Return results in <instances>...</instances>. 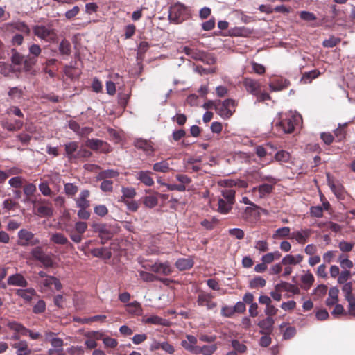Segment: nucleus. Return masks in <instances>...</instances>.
<instances>
[{
    "label": "nucleus",
    "mask_w": 355,
    "mask_h": 355,
    "mask_svg": "<svg viewBox=\"0 0 355 355\" xmlns=\"http://www.w3.org/2000/svg\"><path fill=\"white\" fill-rule=\"evenodd\" d=\"M191 17L190 10L184 4L177 2L169 8L168 19L175 24H180Z\"/></svg>",
    "instance_id": "1"
},
{
    "label": "nucleus",
    "mask_w": 355,
    "mask_h": 355,
    "mask_svg": "<svg viewBox=\"0 0 355 355\" xmlns=\"http://www.w3.org/2000/svg\"><path fill=\"white\" fill-rule=\"evenodd\" d=\"M32 31L35 37L48 43H54L58 40L56 31L44 25H34Z\"/></svg>",
    "instance_id": "2"
},
{
    "label": "nucleus",
    "mask_w": 355,
    "mask_h": 355,
    "mask_svg": "<svg viewBox=\"0 0 355 355\" xmlns=\"http://www.w3.org/2000/svg\"><path fill=\"white\" fill-rule=\"evenodd\" d=\"M17 244L21 247L35 246L40 244V239L35 234L26 229H21L17 234Z\"/></svg>",
    "instance_id": "3"
},
{
    "label": "nucleus",
    "mask_w": 355,
    "mask_h": 355,
    "mask_svg": "<svg viewBox=\"0 0 355 355\" xmlns=\"http://www.w3.org/2000/svg\"><path fill=\"white\" fill-rule=\"evenodd\" d=\"M236 105V101L233 99H226L221 102L219 101L216 105H215V109L218 114L223 117V119H229L235 112L234 109L232 110L230 107L234 108Z\"/></svg>",
    "instance_id": "4"
},
{
    "label": "nucleus",
    "mask_w": 355,
    "mask_h": 355,
    "mask_svg": "<svg viewBox=\"0 0 355 355\" xmlns=\"http://www.w3.org/2000/svg\"><path fill=\"white\" fill-rule=\"evenodd\" d=\"M267 148H275L270 143H267L266 147L262 145L257 146L254 148L255 154L259 158L262 163V166L270 164L274 162L273 156L271 153H268Z\"/></svg>",
    "instance_id": "5"
},
{
    "label": "nucleus",
    "mask_w": 355,
    "mask_h": 355,
    "mask_svg": "<svg viewBox=\"0 0 355 355\" xmlns=\"http://www.w3.org/2000/svg\"><path fill=\"white\" fill-rule=\"evenodd\" d=\"M85 145L94 151H99L101 153L107 154L112 151L111 146L103 140L99 139H87Z\"/></svg>",
    "instance_id": "6"
},
{
    "label": "nucleus",
    "mask_w": 355,
    "mask_h": 355,
    "mask_svg": "<svg viewBox=\"0 0 355 355\" xmlns=\"http://www.w3.org/2000/svg\"><path fill=\"white\" fill-rule=\"evenodd\" d=\"M33 259L40 261L44 267H51L53 261L50 255L46 254L42 246L35 245L30 252Z\"/></svg>",
    "instance_id": "7"
},
{
    "label": "nucleus",
    "mask_w": 355,
    "mask_h": 355,
    "mask_svg": "<svg viewBox=\"0 0 355 355\" xmlns=\"http://www.w3.org/2000/svg\"><path fill=\"white\" fill-rule=\"evenodd\" d=\"M214 295L204 291H200L197 296L198 306H205L207 310H213L216 308L217 302L214 301Z\"/></svg>",
    "instance_id": "8"
},
{
    "label": "nucleus",
    "mask_w": 355,
    "mask_h": 355,
    "mask_svg": "<svg viewBox=\"0 0 355 355\" xmlns=\"http://www.w3.org/2000/svg\"><path fill=\"white\" fill-rule=\"evenodd\" d=\"M298 121V116L288 115L282 119L279 123H277L276 126L279 128L284 133H291L294 130Z\"/></svg>",
    "instance_id": "9"
},
{
    "label": "nucleus",
    "mask_w": 355,
    "mask_h": 355,
    "mask_svg": "<svg viewBox=\"0 0 355 355\" xmlns=\"http://www.w3.org/2000/svg\"><path fill=\"white\" fill-rule=\"evenodd\" d=\"M146 269H149L150 271L164 276H168L173 272V268L168 261L155 262V263L149 266L148 267L143 266Z\"/></svg>",
    "instance_id": "10"
},
{
    "label": "nucleus",
    "mask_w": 355,
    "mask_h": 355,
    "mask_svg": "<svg viewBox=\"0 0 355 355\" xmlns=\"http://www.w3.org/2000/svg\"><path fill=\"white\" fill-rule=\"evenodd\" d=\"M261 180L270 182V184H262L257 188L260 197L263 198L272 192L277 180L272 176H263L261 178Z\"/></svg>",
    "instance_id": "11"
},
{
    "label": "nucleus",
    "mask_w": 355,
    "mask_h": 355,
    "mask_svg": "<svg viewBox=\"0 0 355 355\" xmlns=\"http://www.w3.org/2000/svg\"><path fill=\"white\" fill-rule=\"evenodd\" d=\"M4 26L8 31L13 32L14 31H17L26 35H29L31 33V28L25 21H12L5 24Z\"/></svg>",
    "instance_id": "12"
},
{
    "label": "nucleus",
    "mask_w": 355,
    "mask_h": 355,
    "mask_svg": "<svg viewBox=\"0 0 355 355\" xmlns=\"http://www.w3.org/2000/svg\"><path fill=\"white\" fill-rule=\"evenodd\" d=\"M243 85L246 92L253 96L258 94L261 89V83L259 80L252 78L245 77L243 79Z\"/></svg>",
    "instance_id": "13"
},
{
    "label": "nucleus",
    "mask_w": 355,
    "mask_h": 355,
    "mask_svg": "<svg viewBox=\"0 0 355 355\" xmlns=\"http://www.w3.org/2000/svg\"><path fill=\"white\" fill-rule=\"evenodd\" d=\"M313 234L311 229L306 228L294 231L290 235L289 239H295L299 244L306 243Z\"/></svg>",
    "instance_id": "14"
},
{
    "label": "nucleus",
    "mask_w": 355,
    "mask_h": 355,
    "mask_svg": "<svg viewBox=\"0 0 355 355\" xmlns=\"http://www.w3.org/2000/svg\"><path fill=\"white\" fill-rule=\"evenodd\" d=\"M90 196V191L88 189H83L80 191L79 196L74 199L76 207L89 208L90 202L88 200Z\"/></svg>",
    "instance_id": "15"
},
{
    "label": "nucleus",
    "mask_w": 355,
    "mask_h": 355,
    "mask_svg": "<svg viewBox=\"0 0 355 355\" xmlns=\"http://www.w3.org/2000/svg\"><path fill=\"white\" fill-rule=\"evenodd\" d=\"M186 338L187 340L181 341V345L186 350L195 354L196 350H198V346L196 345L198 340L196 337L193 335H187Z\"/></svg>",
    "instance_id": "16"
},
{
    "label": "nucleus",
    "mask_w": 355,
    "mask_h": 355,
    "mask_svg": "<svg viewBox=\"0 0 355 355\" xmlns=\"http://www.w3.org/2000/svg\"><path fill=\"white\" fill-rule=\"evenodd\" d=\"M182 52L184 53L187 55L189 56L191 58L196 60L205 61V59L207 58V54L205 52L200 51L197 49L190 48L189 46H184Z\"/></svg>",
    "instance_id": "17"
},
{
    "label": "nucleus",
    "mask_w": 355,
    "mask_h": 355,
    "mask_svg": "<svg viewBox=\"0 0 355 355\" xmlns=\"http://www.w3.org/2000/svg\"><path fill=\"white\" fill-rule=\"evenodd\" d=\"M7 283L8 285L19 287H26L28 286L27 280L20 273L9 276L7 279Z\"/></svg>",
    "instance_id": "18"
},
{
    "label": "nucleus",
    "mask_w": 355,
    "mask_h": 355,
    "mask_svg": "<svg viewBox=\"0 0 355 355\" xmlns=\"http://www.w3.org/2000/svg\"><path fill=\"white\" fill-rule=\"evenodd\" d=\"M274 320L271 317H267L258 323V326L261 329V334H270L273 329Z\"/></svg>",
    "instance_id": "19"
},
{
    "label": "nucleus",
    "mask_w": 355,
    "mask_h": 355,
    "mask_svg": "<svg viewBox=\"0 0 355 355\" xmlns=\"http://www.w3.org/2000/svg\"><path fill=\"white\" fill-rule=\"evenodd\" d=\"M135 146L144 150L146 154H150L154 151V148L150 141L144 139H137L134 141Z\"/></svg>",
    "instance_id": "20"
},
{
    "label": "nucleus",
    "mask_w": 355,
    "mask_h": 355,
    "mask_svg": "<svg viewBox=\"0 0 355 355\" xmlns=\"http://www.w3.org/2000/svg\"><path fill=\"white\" fill-rule=\"evenodd\" d=\"M94 231L98 233L99 236L101 239L108 240L112 238V234L111 232L107 229V226L104 224H94Z\"/></svg>",
    "instance_id": "21"
},
{
    "label": "nucleus",
    "mask_w": 355,
    "mask_h": 355,
    "mask_svg": "<svg viewBox=\"0 0 355 355\" xmlns=\"http://www.w3.org/2000/svg\"><path fill=\"white\" fill-rule=\"evenodd\" d=\"M12 347L17 349V355H30L31 354V349L28 347L26 340L13 343Z\"/></svg>",
    "instance_id": "22"
},
{
    "label": "nucleus",
    "mask_w": 355,
    "mask_h": 355,
    "mask_svg": "<svg viewBox=\"0 0 355 355\" xmlns=\"http://www.w3.org/2000/svg\"><path fill=\"white\" fill-rule=\"evenodd\" d=\"M327 182L331 190L337 197H340L344 193L345 188L343 184L338 182H334L329 175H327Z\"/></svg>",
    "instance_id": "23"
},
{
    "label": "nucleus",
    "mask_w": 355,
    "mask_h": 355,
    "mask_svg": "<svg viewBox=\"0 0 355 355\" xmlns=\"http://www.w3.org/2000/svg\"><path fill=\"white\" fill-rule=\"evenodd\" d=\"M16 295L24 299L26 302H31L33 297L36 295V291L34 288H29L26 289H17Z\"/></svg>",
    "instance_id": "24"
},
{
    "label": "nucleus",
    "mask_w": 355,
    "mask_h": 355,
    "mask_svg": "<svg viewBox=\"0 0 355 355\" xmlns=\"http://www.w3.org/2000/svg\"><path fill=\"white\" fill-rule=\"evenodd\" d=\"M150 175V171H141L137 173V178L146 186L151 187L154 184V180Z\"/></svg>",
    "instance_id": "25"
},
{
    "label": "nucleus",
    "mask_w": 355,
    "mask_h": 355,
    "mask_svg": "<svg viewBox=\"0 0 355 355\" xmlns=\"http://www.w3.org/2000/svg\"><path fill=\"white\" fill-rule=\"evenodd\" d=\"M276 291H286L288 292L293 293V294H299L300 289L297 286L294 284L287 283L286 282H282L275 286Z\"/></svg>",
    "instance_id": "26"
},
{
    "label": "nucleus",
    "mask_w": 355,
    "mask_h": 355,
    "mask_svg": "<svg viewBox=\"0 0 355 355\" xmlns=\"http://www.w3.org/2000/svg\"><path fill=\"white\" fill-rule=\"evenodd\" d=\"M193 261L191 258H180L175 262L176 268L180 271L186 270L193 266Z\"/></svg>",
    "instance_id": "27"
},
{
    "label": "nucleus",
    "mask_w": 355,
    "mask_h": 355,
    "mask_svg": "<svg viewBox=\"0 0 355 355\" xmlns=\"http://www.w3.org/2000/svg\"><path fill=\"white\" fill-rule=\"evenodd\" d=\"M78 144L76 141H71L64 145L65 152L69 159H77L74 153L78 150Z\"/></svg>",
    "instance_id": "28"
},
{
    "label": "nucleus",
    "mask_w": 355,
    "mask_h": 355,
    "mask_svg": "<svg viewBox=\"0 0 355 355\" xmlns=\"http://www.w3.org/2000/svg\"><path fill=\"white\" fill-rule=\"evenodd\" d=\"M289 85V82L287 80L277 79L269 84V87L271 91L277 92L281 91L287 88Z\"/></svg>",
    "instance_id": "29"
},
{
    "label": "nucleus",
    "mask_w": 355,
    "mask_h": 355,
    "mask_svg": "<svg viewBox=\"0 0 355 355\" xmlns=\"http://www.w3.org/2000/svg\"><path fill=\"white\" fill-rule=\"evenodd\" d=\"M337 262L340 263V266L343 270H349L353 268V262L350 259H349V257L345 254H340L338 256Z\"/></svg>",
    "instance_id": "30"
},
{
    "label": "nucleus",
    "mask_w": 355,
    "mask_h": 355,
    "mask_svg": "<svg viewBox=\"0 0 355 355\" xmlns=\"http://www.w3.org/2000/svg\"><path fill=\"white\" fill-rule=\"evenodd\" d=\"M218 208L217 211L223 214H227L232 208L233 204L227 202L225 199L219 198L218 200Z\"/></svg>",
    "instance_id": "31"
},
{
    "label": "nucleus",
    "mask_w": 355,
    "mask_h": 355,
    "mask_svg": "<svg viewBox=\"0 0 355 355\" xmlns=\"http://www.w3.org/2000/svg\"><path fill=\"white\" fill-rule=\"evenodd\" d=\"M153 169L156 172L168 173L171 168L167 159L162 160L153 164Z\"/></svg>",
    "instance_id": "32"
},
{
    "label": "nucleus",
    "mask_w": 355,
    "mask_h": 355,
    "mask_svg": "<svg viewBox=\"0 0 355 355\" xmlns=\"http://www.w3.org/2000/svg\"><path fill=\"white\" fill-rule=\"evenodd\" d=\"M145 323L166 327L168 326L169 322L166 319L157 315H151L145 320Z\"/></svg>",
    "instance_id": "33"
},
{
    "label": "nucleus",
    "mask_w": 355,
    "mask_h": 355,
    "mask_svg": "<svg viewBox=\"0 0 355 355\" xmlns=\"http://www.w3.org/2000/svg\"><path fill=\"white\" fill-rule=\"evenodd\" d=\"M119 175V171L114 169L101 171L96 177L97 180H107L108 178H116Z\"/></svg>",
    "instance_id": "34"
},
{
    "label": "nucleus",
    "mask_w": 355,
    "mask_h": 355,
    "mask_svg": "<svg viewBox=\"0 0 355 355\" xmlns=\"http://www.w3.org/2000/svg\"><path fill=\"white\" fill-rule=\"evenodd\" d=\"M217 349V346L215 344L211 345H203L202 347L198 346V350L195 354L198 355L202 354L203 355H212Z\"/></svg>",
    "instance_id": "35"
},
{
    "label": "nucleus",
    "mask_w": 355,
    "mask_h": 355,
    "mask_svg": "<svg viewBox=\"0 0 355 355\" xmlns=\"http://www.w3.org/2000/svg\"><path fill=\"white\" fill-rule=\"evenodd\" d=\"M24 89H24L19 87H10L8 92V96L13 100L20 99L24 96Z\"/></svg>",
    "instance_id": "36"
},
{
    "label": "nucleus",
    "mask_w": 355,
    "mask_h": 355,
    "mask_svg": "<svg viewBox=\"0 0 355 355\" xmlns=\"http://www.w3.org/2000/svg\"><path fill=\"white\" fill-rule=\"evenodd\" d=\"M50 241L58 245H66L69 243L68 239L62 233L60 232L53 233L51 236Z\"/></svg>",
    "instance_id": "37"
},
{
    "label": "nucleus",
    "mask_w": 355,
    "mask_h": 355,
    "mask_svg": "<svg viewBox=\"0 0 355 355\" xmlns=\"http://www.w3.org/2000/svg\"><path fill=\"white\" fill-rule=\"evenodd\" d=\"M91 253L95 257H105L106 259H110L112 256L111 251L105 248L92 249Z\"/></svg>",
    "instance_id": "38"
},
{
    "label": "nucleus",
    "mask_w": 355,
    "mask_h": 355,
    "mask_svg": "<svg viewBox=\"0 0 355 355\" xmlns=\"http://www.w3.org/2000/svg\"><path fill=\"white\" fill-rule=\"evenodd\" d=\"M222 199H225L227 202L234 204L235 202V193L236 191L233 189L225 188L221 191Z\"/></svg>",
    "instance_id": "39"
},
{
    "label": "nucleus",
    "mask_w": 355,
    "mask_h": 355,
    "mask_svg": "<svg viewBox=\"0 0 355 355\" xmlns=\"http://www.w3.org/2000/svg\"><path fill=\"white\" fill-rule=\"evenodd\" d=\"M292 232H291V229L289 227H283L277 229L272 235V237L275 239H283L288 237L289 239L290 235Z\"/></svg>",
    "instance_id": "40"
},
{
    "label": "nucleus",
    "mask_w": 355,
    "mask_h": 355,
    "mask_svg": "<svg viewBox=\"0 0 355 355\" xmlns=\"http://www.w3.org/2000/svg\"><path fill=\"white\" fill-rule=\"evenodd\" d=\"M273 159L278 162L287 163L291 159V155L288 152L281 150L273 156Z\"/></svg>",
    "instance_id": "41"
},
{
    "label": "nucleus",
    "mask_w": 355,
    "mask_h": 355,
    "mask_svg": "<svg viewBox=\"0 0 355 355\" xmlns=\"http://www.w3.org/2000/svg\"><path fill=\"white\" fill-rule=\"evenodd\" d=\"M126 310L128 313L135 315H140L142 311L141 304L137 301L128 303L126 305Z\"/></svg>",
    "instance_id": "42"
},
{
    "label": "nucleus",
    "mask_w": 355,
    "mask_h": 355,
    "mask_svg": "<svg viewBox=\"0 0 355 355\" xmlns=\"http://www.w3.org/2000/svg\"><path fill=\"white\" fill-rule=\"evenodd\" d=\"M320 74V73L319 72V71L316 69L312 70L309 72H306L303 74L301 78V82H302L304 84L310 83L312 81V80L318 78Z\"/></svg>",
    "instance_id": "43"
},
{
    "label": "nucleus",
    "mask_w": 355,
    "mask_h": 355,
    "mask_svg": "<svg viewBox=\"0 0 355 355\" xmlns=\"http://www.w3.org/2000/svg\"><path fill=\"white\" fill-rule=\"evenodd\" d=\"M12 56L10 58L11 62L15 65H21L23 64L25 58L24 56L18 52L15 49H11Z\"/></svg>",
    "instance_id": "44"
},
{
    "label": "nucleus",
    "mask_w": 355,
    "mask_h": 355,
    "mask_svg": "<svg viewBox=\"0 0 355 355\" xmlns=\"http://www.w3.org/2000/svg\"><path fill=\"white\" fill-rule=\"evenodd\" d=\"M53 210L51 207L39 206L37 209L36 214L40 217H51L53 216Z\"/></svg>",
    "instance_id": "45"
},
{
    "label": "nucleus",
    "mask_w": 355,
    "mask_h": 355,
    "mask_svg": "<svg viewBox=\"0 0 355 355\" xmlns=\"http://www.w3.org/2000/svg\"><path fill=\"white\" fill-rule=\"evenodd\" d=\"M59 51L61 55H69L71 53L70 42L65 39L62 40L59 45Z\"/></svg>",
    "instance_id": "46"
},
{
    "label": "nucleus",
    "mask_w": 355,
    "mask_h": 355,
    "mask_svg": "<svg viewBox=\"0 0 355 355\" xmlns=\"http://www.w3.org/2000/svg\"><path fill=\"white\" fill-rule=\"evenodd\" d=\"M121 192L123 193L121 196V201H127L125 199H132L136 196L135 189L132 187H122Z\"/></svg>",
    "instance_id": "47"
},
{
    "label": "nucleus",
    "mask_w": 355,
    "mask_h": 355,
    "mask_svg": "<svg viewBox=\"0 0 355 355\" xmlns=\"http://www.w3.org/2000/svg\"><path fill=\"white\" fill-rule=\"evenodd\" d=\"M157 193L155 195H149L144 198V204L148 208H153L158 204V198L157 197Z\"/></svg>",
    "instance_id": "48"
},
{
    "label": "nucleus",
    "mask_w": 355,
    "mask_h": 355,
    "mask_svg": "<svg viewBox=\"0 0 355 355\" xmlns=\"http://www.w3.org/2000/svg\"><path fill=\"white\" fill-rule=\"evenodd\" d=\"M266 281L261 277H256L251 279L249 283V286L250 288H263L266 286Z\"/></svg>",
    "instance_id": "49"
},
{
    "label": "nucleus",
    "mask_w": 355,
    "mask_h": 355,
    "mask_svg": "<svg viewBox=\"0 0 355 355\" xmlns=\"http://www.w3.org/2000/svg\"><path fill=\"white\" fill-rule=\"evenodd\" d=\"M57 62V60L52 58L46 61L45 64L43 67V71L45 73L49 75L50 77L53 78L55 76V73L51 69V67L54 66Z\"/></svg>",
    "instance_id": "50"
},
{
    "label": "nucleus",
    "mask_w": 355,
    "mask_h": 355,
    "mask_svg": "<svg viewBox=\"0 0 355 355\" xmlns=\"http://www.w3.org/2000/svg\"><path fill=\"white\" fill-rule=\"evenodd\" d=\"M342 291L344 293L346 300L355 298L352 295V283L351 282L343 284Z\"/></svg>",
    "instance_id": "51"
},
{
    "label": "nucleus",
    "mask_w": 355,
    "mask_h": 355,
    "mask_svg": "<svg viewBox=\"0 0 355 355\" xmlns=\"http://www.w3.org/2000/svg\"><path fill=\"white\" fill-rule=\"evenodd\" d=\"M64 190L67 196L73 197L77 193L78 187L72 183H65L64 184Z\"/></svg>",
    "instance_id": "52"
},
{
    "label": "nucleus",
    "mask_w": 355,
    "mask_h": 355,
    "mask_svg": "<svg viewBox=\"0 0 355 355\" xmlns=\"http://www.w3.org/2000/svg\"><path fill=\"white\" fill-rule=\"evenodd\" d=\"M2 206L6 211H9L17 208L19 203L12 198H7L3 202Z\"/></svg>",
    "instance_id": "53"
},
{
    "label": "nucleus",
    "mask_w": 355,
    "mask_h": 355,
    "mask_svg": "<svg viewBox=\"0 0 355 355\" xmlns=\"http://www.w3.org/2000/svg\"><path fill=\"white\" fill-rule=\"evenodd\" d=\"M301 281L304 285V288L308 290L314 282V277L311 273L309 272L302 276Z\"/></svg>",
    "instance_id": "54"
},
{
    "label": "nucleus",
    "mask_w": 355,
    "mask_h": 355,
    "mask_svg": "<svg viewBox=\"0 0 355 355\" xmlns=\"http://www.w3.org/2000/svg\"><path fill=\"white\" fill-rule=\"evenodd\" d=\"M140 278L145 282H153L157 281L158 276L146 271H139Z\"/></svg>",
    "instance_id": "55"
},
{
    "label": "nucleus",
    "mask_w": 355,
    "mask_h": 355,
    "mask_svg": "<svg viewBox=\"0 0 355 355\" xmlns=\"http://www.w3.org/2000/svg\"><path fill=\"white\" fill-rule=\"evenodd\" d=\"M39 189L44 196H52L53 194V192L49 187V183L46 181L42 182L39 184Z\"/></svg>",
    "instance_id": "56"
},
{
    "label": "nucleus",
    "mask_w": 355,
    "mask_h": 355,
    "mask_svg": "<svg viewBox=\"0 0 355 355\" xmlns=\"http://www.w3.org/2000/svg\"><path fill=\"white\" fill-rule=\"evenodd\" d=\"M36 186L33 183H27L24 186V193L28 200L36 192Z\"/></svg>",
    "instance_id": "57"
},
{
    "label": "nucleus",
    "mask_w": 355,
    "mask_h": 355,
    "mask_svg": "<svg viewBox=\"0 0 355 355\" xmlns=\"http://www.w3.org/2000/svg\"><path fill=\"white\" fill-rule=\"evenodd\" d=\"M340 42V38L331 36L329 39L324 40L322 44L324 47L333 48L337 46Z\"/></svg>",
    "instance_id": "58"
},
{
    "label": "nucleus",
    "mask_w": 355,
    "mask_h": 355,
    "mask_svg": "<svg viewBox=\"0 0 355 355\" xmlns=\"http://www.w3.org/2000/svg\"><path fill=\"white\" fill-rule=\"evenodd\" d=\"M324 225L327 226L329 229L336 233L340 232L342 229L339 224L331 221L327 223H320L318 224V227H322Z\"/></svg>",
    "instance_id": "59"
},
{
    "label": "nucleus",
    "mask_w": 355,
    "mask_h": 355,
    "mask_svg": "<svg viewBox=\"0 0 355 355\" xmlns=\"http://www.w3.org/2000/svg\"><path fill=\"white\" fill-rule=\"evenodd\" d=\"M352 274L349 270H342L338 277V283L343 284L347 283V282L351 278Z\"/></svg>",
    "instance_id": "60"
},
{
    "label": "nucleus",
    "mask_w": 355,
    "mask_h": 355,
    "mask_svg": "<svg viewBox=\"0 0 355 355\" xmlns=\"http://www.w3.org/2000/svg\"><path fill=\"white\" fill-rule=\"evenodd\" d=\"M36 60H34V58H30L28 59H25L23 62L24 63V71L25 72L31 73V74H35L32 71L33 66L35 64Z\"/></svg>",
    "instance_id": "61"
},
{
    "label": "nucleus",
    "mask_w": 355,
    "mask_h": 355,
    "mask_svg": "<svg viewBox=\"0 0 355 355\" xmlns=\"http://www.w3.org/2000/svg\"><path fill=\"white\" fill-rule=\"evenodd\" d=\"M354 244L353 243L342 241L338 243V248L344 253L349 252L352 250Z\"/></svg>",
    "instance_id": "62"
},
{
    "label": "nucleus",
    "mask_w": 355,
    "mask_h": 355,
    "mask_svg": "<svg viewBox=\"0 0 355 355\" xmlns=\"http://www.w3.org/2000/svg\"><path fill=\"white\" fill-rule=\"evenodd\" d=\"M100 189L103 192H112L113 191V181L110 180H101Z\"/></svg>",
    "instance_id": "63"
},
{
    "label": "nucleus",
    "mask_w": 355,
    "mask_h": 355,
    "mask_svg": "<svg viewBox=\"0 0 355 355\" xmlns=\"http://www.w3.org/2000/svg\"><path fill=\"white\" fill-rule=\"evenodd\" d=\"M24 180L20 176H16L9 180V184L14 188L19 189L23 185Z\"/></svg>",
    "instance_id": "64"
}]
</instances>
